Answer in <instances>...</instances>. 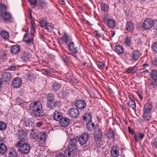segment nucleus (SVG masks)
Wrapping results in <instances>:
<instances>
[{"label":"nucleus","instance_id":"nucleus-1","mask_svg":"<svg viewBox=\"0 0 157 157\" xmlns=\"http://www.w3.org/2000/svg\"><path fill=\"white\" fill-rule=\"evenodd\" d=\"M61 39L68 46V49L70 52L74 54L78 52L79 44H75L73 42H72V40L66 33H64V35L62 36Z\"/></svg>","mask_w":157,"mask_h":157},{"label":"nucleus","instance_id":"nucleus-2","mask_svg":"<svg viewBox=\"0 0 157 157\" xmlns=\"http://www.w3.org/2000/svg\"><path fill=\"white\" fill-rule=\"evenodd\" d=\"M16 146L19 147L18 151L21 154L26 155L29 152L31 147L30 144H27L25 141H19L16 144Z\"/></svg>","mask_w":157,"mask_h":157},{"label":"nucleus","instance_id":"nucleus-3","mask_svg":"<svg viewBox=\"0 0 157 157\" xmlns=\"http://www.w3.org/2000/svg\"><path fill=\"white\" fill-rule=\"evenodd\" d=\"M54 95L52 94H48L46 97L47 107L49 109H54L57 105V101L54 99Z\"/></svg>","mask_w":157,"mask_h":157},{"label":"nucleus","instance_id":"nucleus-4","mask_svg":"<svg viewBox=\"0 0 157 157\" xmlns=\"http://www.w3.org/2000/svg\"><path fill=\"white\" fill-rule=\"evenodd\" d=\"M30 109L33 112L42 108L41 103L39 101H33L30 105Z\"/></svg>","mask_w":157,"mask_h":157},{"label":"nucleus","instance_id":"nucleus-5","mask_svg":"<svg viewBox=\"0 0 157 157\" xmlns=\"http://www.w3.org/2000/svg\"><path fill=\"white\" fill-rule=\"evenodd\" d=\"M94 138L95 141H101L103 138L102 132L100 128L97 129L94 132Z\"/></svg>","mask_w":157,"mask_h":157},{"label":"nucleus","instance_id":"nucleus-6","mask_svg":"<svg viewBox=\"0 0 157 157\" xmlns=\"http://www.w3.org/2000/svg\"><path fill=\"white\" fill-rule=\"evenodd\" d=\"M89 134L88 132H86L82 134L78 138V141L80 144L83 145L86 144L89 138Z\"/></svg>","mask_w":157,"mask_h":157},{"label":"nucleus","instance_id":"nucleus-7","mask_svg":"<svg viewBox=\"0 0 157 157\" xmlns=\"http://www.w3.org/2000/svg\"><path fill=\"white\" fill-rule=\"evenodd\" d=\"M153 20H152L151 19H147L144 22L143 24V27L144 29H149L152 27H153Z\"/></svg>","mask_w":157,"mask_h":157},{"label":"nucleus","instance_id":"nucleus-8","mask_svg":"<svg viewBox=\"0 0 157 157\" xmlns=\"http://www.w3.org/2000/svg\"><path fill=\"white\" fill-rule=\"evenodd\" d=\"M68 114L71 117L75 118L78 116L79 112L77 108H73L70 109Z\"/></svg>","mask_w":157,"mask_h":157},{"label":"nucleus","instance_id":"nucleus-9","mask_svg":"<svg viewBox=\"0 0 157 157\" xmlns=\"http://www.w3.org/2000/svg\"><path fill=\"white\" fill-rule=\"evenodd\" d=\"M75 105L78 109L80 110L83 109L86 106V103L84 100H78L76 101Z\"/></svg>","mask_w":157,"mask_h":157},{"label":"nucleus","instance_id":"nucleus-10","mask_svg":"<svg viewBox=\"0 0 157 157\" xmlns=\"http://www.w3.org/2000/svg\"><path fill=\"white\" fill-rule=\"evenodd\" d=\"M2 78L5 82L10 81L11 78V75L10 73L7 72V70H6L1 75Z\"/></svg>","mask_w":157,"mask_h":157},{"label":"nucleus","instance_id":"nucleus-11","mask_svg":"<svg viewBox=\"0 0 157 157\" xmlns=\"http://www.w3.org/2000/svg\"><path fill=\"white\" fill-rule=\"evenodd\" d=\"M18 138L20 140V141H25V140L27 139V133L24 130L20 131L18 132Z\"/></svg>","mask_w":157,"mask_h":157},{"label":"nucleus","instance_id":"nucleus-12","mask_svg":"<svg viewBox=\"0 0 157 157\" xmlns=\"http://www.w3.org/2000/svg\"><path fill=\"white\" fill-rule=\"evenodd\" d=\"M110 152L113 157H118L119 155V152L117 147L114 145L113 146Z\"/></svg>","mask_w":157,"mask_h":157},{"label":"nucleus","instance_id":"nucleus-13","mask_svg":"<svg viewBox=\"0 0 157 157\" xmlns=\"http://www.w3.org/2000/svg\"><path fill=\"white\" fill-rule=\"evenodd\" d=\"M59 123L63 127L67 126L70 123L69 119L65 117H63L60 120Z\"/></svg>","mask_w":157,"mask_h":157},{"label":"nucleus","instance_id":"nucleus-14","mask_svg":"<svg viewBox=\"0 0 157 157\" xmlns=\"http://www.w3.org/2000/svg\"><path fill=\"white\" fill-rule=\"evenodd\" d=\"M126 29L130 32H133L134 27L133 22L131 21H128L127 22L126 25Z\"/></svg>","mask_w":157,"mask_h":157},{"label":"nucleus","instance_id":"nucleus-15","mask_svg":"<svg viewBox=\"0 0 157 157\" xmlns=\"http://www.w3.org/2000/svg\"><path fill=\"white\" fill-rule=\"evenodd\" d=\"M21 84V80L20 78L16 77L13 80L12 85L14 87L18 88L20 87Z\"/></svg>","mask_w":157,"mask_h":157},{"label":"nucleus","instance_id":"nucleus-16","mask_svg":"<svg viewBox=\"0 0 157 157\" xmlns=\"http://www.w3.org/2000/svg\"><path fill=\"white\" fill-rule=\"evenodd\" d=\"M0 16L5 21H9L11 18V15L10 13L9 12H6L1 13Z\"/></svg>","mask_w":157,"mask_h":157},{"label":"nucleus","instance_id":"nucleus-17","mask_svg":"<svg viewBox=\"0 0 157 157\" xmlns=\"http://www.w3.org/2000/svg\"><path fill=\"white\" fill-rule=\"evenodd\" d=\"M63 117L62 114L57 111H55L53 115V118L54 120L60 121Z\"/></svg>","mask_w":157,"mask_h":157},{"label":"nucleus","instance_id":"nucleus-18","mask_svg":"<svg viewBox=\"0 0 157 157\" xmlns=\"http://www.w3.org/2000/svg\"><path fill=\"white\" fill-rule=\"evenodd\" d=\"M86 128L88 132H92L95 128L94 124L92 121H89L86 124Z\"/></svg>","mask_w":157,"mask_h":157},{"label":"nucleus","instance_id":"nucleus-19","mask_svg":"<svg viewBox=\"0 0 157 157\" xmlns=\"http://www.w3.org/2000/svg\"><path fill=\"white\" fill-rule=\"evenodd\" d=\"M21 58L23 61L27 62L30 61V58L29 52H25L22 54Z\"/></svg>","mask_w":157,"mask_h":157},{"label":"nucleus","instance_id":"nucleus-20","mask_svg":"<svg viewBox=\"0 0 157 157\" xmlns=\"http://www.w3.org/2000/svg\"><path fill=\"white\" fill-rule=\"evenodd\" d=\"M77 140L75 138H73L70 140V147L71 148L76 149L77 147Z\"/></svg>","mask_w":157,"mask_h":157},{"label":"nucleus","instance_id":"nucleus-21","mask_svg":"<svg viewBox=\"0 0 157 157\" xmlns=\"http://www.w3.org/2000/svg\"><path fill=\"white\" fill-rule=\"evenodd\" d=\"M141 54L138 51H135L132 53V59L134 61L137 60L140 57Z\"/></svg>","mask_w":157,"mask_h":157},{"label":"nucleus","instance_id":"nucleus-22","mask_svg":"<svg viewBox=\"0 0 157 157\" xmlns=\"http://www.w3.org/2000/svg\"><path fill=\"white\" fill-rule=\"evenodd\" d=\"M7 146L3 143L0 144V154L4 155L7 152Z\"/></svg>","mask_w":157,"mask_h":157},{"label":"nucleus","instance_id":"nucleus-23","mask_svg":"<svg viewBox=\"0 0 157 157\" xmlns=\"http://www.w3.org/2000/svg\"><path fill=\"white\" fill-rule=\"evenodd\" d=\"M20 51V46L18 45L12 46L10 51L12 53L16 54L18 53Z\"/></svg>","mask_w":157,"mask_h":157},{"label":"nucleus","instance_id":"nucleus-24","mask_svg":"<svg viewBox=\"0 0 157 157\" xmlns=\"http://www.w3.org/2000/svg\"><path fill=\"white\" fill-rule=\"evenodd\" d=\"M33 113L35 116L38 117H41L44 115V113L43 111L42 108H41L39 110H37L33 111Z\"/></svg>","mask_w":157,"mask_h":157},{"label":"nucleus","instance_id":"nucleus-25","mask_svg":"<svg viewBox=\"0 0 157 157\" xmlns=\"http://www.w3.org/2000/svg\"><path fill=\"white\" fill-rule=\"evenodd\" d=\"M25 124L27 127H33L35 126L34 121H33L31 119H27L25 121Z\"/></svg>","mask_w":157,"mask_h":157},{"label":"nucleus","instance_id":"nucleus-26","mask_svg":"<svg viewBox=\"0 0 157 157\" xmlns=\"http://www.w3.org/2000/svg\"><path fill=\"white\" fill-rule=\"evenodd\" d=\"M75 150V149L71 148L69 146L67 149L65 150V153L66 155L67 154L69 157H71L74 154Z\"/></svg>","mask_w":157,"mask_h":157},{"label":"nucleus","instance_id":"nucleus-27","mask_svg":"<svg viewBox=\"0 0 157 157\" xmlns=\"http://www.w3.org/2000/svg\"><path fill=\"white\" fill-rule=\"evenodd\" d=\"M115 51L118 54H122L124 52V49L123 46L120 45H118L115 46Z\"/></svg>","mask_w":157,"mask_h":157},{"label":"nucleus","instance_id":"nucleus-28","mask_svg":"<svg viewBox=\"0 0 157 157\" xmlns=\"http://www.w3.org/2000/svg\"><path fill=\"white\" fill-rule=\"evenodd\" d=\"M46 134L43 132L40 133L37 136V139L39 141H44L46 140Z\"/></svg>","mask_w":157,"mask_h":157},{"label":"nucleus","instance_id":"nucleus-29","mask_svg":"<svg viewBox=\"0 0 157 157\" xmlns=\"http://www.w3.org/2000/svg\"><path fill=\"white\" fill-rule=\"evenodd\" d=\"M143 117L145 121H148L150 120L151 117L150 112L144 111Z\"/></svg>","mask_w":157,"mask_h":157},{"label":"nucleus","instance_id":"nucleus-30","mask_svg":"<svg viewBox=\"0 0 157 157\" xmlns=\"http://www.w3.org/2000/svg\"><path fill=\"white\" fill-rule=\"evenodd\" d=\"M151 76L154 81L157 80V71L155 70H152L151 73Z\"/></svg>","mask_w":157,"mask_h":157},{"label":"nucleus","instance_id":"nucleus-31","mask_svg":"<svg viewBox=\"0 0 157 157\" xmlns=\"http://www.w3.org/2000/svg\"><path fill=\"white\" fill-rule=\"evenodd\" d=\"M44 28L48 32H52L53 28V26L52 23L47 22L45 23Z\"/></svg>","mask_w":157,"mask_h":157},{"label":"nucleus","instance_id":"nucleus-32","mask_svg":"<svg viewBox=\"0 0 157 157\" xmlns=\"http://www.w3.org/2000/svg\"><path fill=\"white\" fill-rule=\"evenodd\" d=\"M9 151V157H16L17 156V152L13 149L11 148L10 149Z\"/></svg>","mask_w":157,"mask_h":157},{"label":"nucleus","instance_id":"nucleus-33","mask_svg":"<svg viewBox=\"0 0 157 157\" xmlns=\"http://www.w3.org/2000/svg\"><path fill=\"white\" fill-rule=\"evenodd\" d=\"M107 24L109 27L110 28L113 29L115 27V22L113 19H109L108 21Z\"/></svg>","mask_w":157,"mask_h":157},{"label":"nucleus","instance_id":"nucleus-34","mask_svg":"<svg viewBox=\"0 0 157 157\" xmlns=\"http://www.w3.org/2000/svg\"><path fill=\"white\" fill-rule=\"evenodd\" d=\"M2 37L4 39H7L9 37V34L8 32L6 30H3L0 33Z\"/></svg>","mask_w":157,"mask_h":157},{"label":"nucleus","instance_id":"nucleus-35","mask_svg":"<svg viewBox=\"0 0 157 157\" xmlns=\"http://www.w3.org/2000/svg\"><path fill=\"white\" fill-rule=\"evenodd\" d=\"M61 87V84L57 82L54 83L52 86V88L53 90L57 91L59 90Z\"/></svg>","mask_w":157,"mask_h":157},{"label":"nucleus","instance_id":"nucleus-36","mask_svg":"<svg viewBox=\"0 0 157 157\" xmlns=\"http://www.w3.org/2000/svg\"><path fill=\"white\" fill-rule=\"evenodd\" d=\"M46 2L45 0H39L38 4L42 8H45L46 7Z\"/></svg>","mask_w":157,"mask_h":157},{"label":"nucleus","instance_id":"nucleus-37","mask_svg":"<svg viewBox=\"0 0 157 157\" xmlns=\"http://www.w3.org/2000/svg\"><path fill=\"white\" fill-rule=\"evenodd\" d=\"M106 136L109 139L113 140L114 139V132L113 131H108L107 132Z\"/></svg>","mask_w":157,"mask_h":157},{"label":"nucleus","instance_id":"nucleus-38","mask_svg":"<svg viewBox=\"0 0 157 157\" xmlns=\"http://www.w3.org/2000/svg\"><path fill=\"white\" fill-rule=\"evenodd\" d=\"M101 10L104 12H107L109 9V6L102 2L101 4Z\"/></svg>","mask_w":157,"mask_h":157},{"label":"nucleus","instance_id":"nucleus-39","mask_svg":"<svg viewBox=\"0 0 157 157\" xmlns=\"http://www.w3.org/2000/svg\"><path fill=\"white\" fill-rule=\"evenodd\" d=\"M152 105L150 104H147L144 106V111L150 112L152 108Z\"/></svg>","mask_w":157,"mask_h":157},{"label":"nucleus","instance_id":"nucleus-40","mask_svg":"<svg viewBox=\"0 0 157 157\" xmlns=\"http://www.w3.org/2000/svg\"><path fill=\"white\" fill-rule=\"evenodd\" d=\"M128 105L133 109H134L136 108V104L134 101L131 100L129 102Z\"/></svg>","mask_w":157,"mask_h":157},{"label":"nucleus","instance_id":"nucleus-41","mask_svg":"<svg viewBox=\"0 0 157 157\" xmlns=\"http://www.w3.org/2000/svg\"><path fill=\"white\" fill-rule=\"evenodd\" d=\"M6 128V124L3 121H0V130L3 131Z\"/></svg>","mask_w":157,"mask_h":157},{"label":"nucleus","instance_id":"nucleus-42","mask_svg":"<svg viewBox=\"0 0 157 157\" xmlns=\"http://www.w3.org/2000/svg\"><path fill=\"white\" fill-rule=\"evenodd\" d=\"M6 10V7L4 4L0 5V12L1 13L5 12Z\"/></svg>","mask_w":157,"mask_h":157},{"label":"nucleus","instance_id":"nucleus-43","mask_svg":"<svg viewBox=\"0 0 157 157\" xmlns=\"http://www.w3.org/2000/svg\"><path fill=\"white\" fill-rule=\"evenodd\" d=\"M28 78L31 79L33 77L34 74L33 71H29L26 74Z\"/></svg>","mask_w":157,"mask_h":157},{"label":"nucleus","instance_id":"nucleus-44","mask_svg":"<svg viewBox=\"0 0 157 157\" xmlns=\"http://www.w3.org/2000/svg\"><path fill=\"white\" fill-rule=\"evenodd\" d=\"M152 48L155 53H157V42L155 43L152 44Z\"/></svg>","mask_w":157,"mask_h":157},{"label":"nucleus","instance_id":"nucleus-45","mask_svg":"<svg viewBox=\"0 0 157 157\" xmlns=\"http://www.w3.org/2000/svg\"><path fill=\"white\" fill-rule=\"evenodd\" d=\"M94 34L97 37H102L103 36L102 33H99V32L97 30L94 31Z\"/></svg>","mask_w":157,"mask_h":157},{"label":"nucleus","instance_id":"nucleus-46","mask_svg":"<svg viewBox=\"0 0 157 157\" xmlns=\"http://www.w3.org/2000/svg\"><path fill=\"white\" fill-rule=\"evenodd\" d=\"M85 115L86 116V118H87V119L88 122L89 121H92L91 120L92 118V116L91 113H87Z\"/></svg>","mask_w":157,"mask_h":157},{"label":"nucleus","instance_id":"nucleus-47","mask_svg":"<svg viewBox=\"0 0 157 157\" xmlns=\"http://www.w3.org/2000/svg\"><path fill=\"white\" fill-rule=\"evenodd\" d=\"M131 42V39L130 38L127 37L125 39V43L128 46H129Z\"/></svg>","mask_w":157,"mask_h":157},{"label":"nucleus","instance_id":"nucleus-48","mask_svg":"<svg viewBox=\"0 0 157 157\" xmlns=\"http://www.w3.org/2000/svg\"><path fill=\"white\" fill-rule=\"evenodd\" d=\"M33 38H29L28 40L25 41V42L27 43L28 44H30L33 42Z\"/></svg>","mask_w":157,"mask_h":157},{"label":"nucleus","instance_id":"nucleus-49","mask_svg":"<svg viewBox=\"0 0 157 157\" xmlns=\"http://www.w3.org/2000/svg\"><path fill=\"white\" fill-rule=\"evenodd\" d=\"M153 27L155 30H157V19L153 20Z\"/></svg>","mask_w":157,"mask_h":157},{"label":"nucleus","instance_id":"nucleus-50","mask_svg":"<svg viewBox=\"0 0 157 157\" xmlns=\"http://www.w3.org/2000/svg\"><path fill=\"white\" fill-rule=\"evenodd\" d=\"M16 102L18 105H20L22 103V100L19 97H18L16 99Z\"/></svg>","mask_w":157,"mask_h":157},{"label":"nucleus","instance_id":"nucleus-51","mask_svg":"<svg viewBox=\"0 0 157 157\" xmlns=\"http://www.w3.org/2000/svg\"><path fill=\"white\" fill-rule=\"evenodd\" d=\"M29 2L32 5H35L36 4V0H29Z\"/></svg>","mask_w":157,"mask_h":157},{"label":"nucleus","instance_id":"nucleus-52","mask_svg":"<svg viewBox=\"0 0 157 157\" xmlns=\"http://www.w3.org/2000/svg\"><path fill=\"white\" fill-rule=\"evenodd\" d=\"M151 82L149 83V85L150 86H152V87L154 88L155 86H157V83L155 82Z\"/></svg>","mask_w":157,"mask_h":157},{"label":"nucleus","instance_id":"nucleus-53","mask_svg":"<svg viewBox=\"0 0 157 157\" xmlns=\"http://www.w3.org/2000/svg\"><path fill=\"white\" fill-rule=\"evenodd\" d=\"M62 59L64 62H67V59L66 56L64 55L62 57Z\"/></svg>","mask_w":157,"mask_h":157},{"label":"nucleus","instance_id":"nucleus-54","mask_svg":"<svg viewBox=\"0 0 157 157\" xmlns=\"http://www.w3.org/2000/svg\"><path fill=\"white\" fill-rule=\"evenodd\" d=\"M153 144L155 148L157 149V139H154V140Z\"/></svg>","mask_w":157,"mask_h":157},{"label":"nucleus","instance_id":"nucleus-55","mask_svg":"<svg viewBox=\"0 0 157 157\" xmlns=\"http://www.w3.org/2000/svg\"><path fill=\"white\" fill-rule=\"evenodd\" d=\"M138 134L139 135V138L140 139H142L144 136V134L139 132L138 133Z\"/></svg>","mask_w":157,"mask_h":157},{"label":"nucleus","instance_id":"nucleus-56","mask_svg":"<svg viewBox=\"0 0 157 157\" xmlns=\"http://www.w3.org/2000/svg\"><path fill=\"white\" fill-rule=\"evenodd\" d=\"M56 157H64V155L62 153H59L56 155Z\"/></svg>","mask_w":157,"mask_h":157},{"label":"nucleus","instance_id":"nucleus-57","mask_svg":"<svg viewBox=\"0 0 157 157\" xmlns=\"http://www.w3.org/2000/svg\"><path fill=\"white\" fill-rule=\"evenodd\" d=\"M132 67H130L126 71V72L127 73H132Z\"/></svg>","mask_w":157,"mask_h":157},{"label":"nucleus","instance_id":"nucleus-58","mask_svg":"<svg viewBox=\"0 0 157 157\" xmlns=\"http://www.w3.org/2000/svg\"><path fill=\"white\" fill-rule=\"evenodd\" d=\"M36 136L37 135H36V133L35 132L31 133L30 135L32 137L33 139L35 138Z\"/></svg>","mask_w":157,"mask_h":157},{"label":"nucleus","instance_id":"nucleus-59","mask_svg":"<svg viewBox=\"0 0 157 157\" xmlns=\"http://www.w3.org/2000/svg\"><path fill=\"white\" fill-rule=\"evenodd\" d=\"M99 65L101 67V68H103L104 67V65L103 63L101 62H99Z\"/></svg>","mask_w":157,"mask_h":157},{"label":"nucleus","instance_id":"nucleus-60","mask_svg":"<svg viewBox=\"0 0 157 157\" xmlns=\"http://www.w3.org/2000/svg\"><path fill=\"white\" fill-rule=\"evenodd\" d=\"M15 69V67L14 66H11L9 67L8 69H7V71L8 70H10L11 71H13Z\"/></svg>","mask_w":157,"mask_h":157},{"label":"nucleus","instance_id":"nucleus-61","mask_svg":"<svg viewBox=\"0 0 157 157\" xmlns=\"http://www.w3.org/2000/svg\"><path fill=\"white\" fill-rule=\"evenodd\" d=\"M43 123L40 122H39L36 123V126L38 127H39Z\"/></svg>","mask_w":157,"mask_h":157},{"label":"nucleus","instance_id":"nucleus-62","mask_svg":"<svg viewBox=\"0 0 157 157\" xmlns=\"http://www.w3.org/2000/svg\"><path fill=\"white\" fill-rule=\"evenodd\" d=\"M35 31L34 28L33 27H31V28L30 33L32 35H33V34L34 33Z\"/></svg>","mask_w":157,"mask_h":157},{"label":"nucleus","instance_id":"nucleus-63","mask_svg":"<svg viewBox=\"0 0 157 157\" xmlns=\"http://www.w3.org/2000/svg\"><path fill=\"white\" fill-rule=\"evenodd\" d=\"M128 131L130 132L132 134L134 133V131L132 129H131L130 127H128Z\"/></svg>","mask_w":157,"mask_h":157},{"label":"nucleus","instance_id":"nucleus-64","mask_svg":"<svg viewBox=\"0 0 157 157\" xmlns=\"http://www.w3.org/2000/svg\"><path fill=\"white\" fill-rule=\"evenodd\" d=\"M137 69L135 67H133L132 68V73H134L137 71Z\"/></svg>","mask_w":157,"mask_h":157}]
</instances>
